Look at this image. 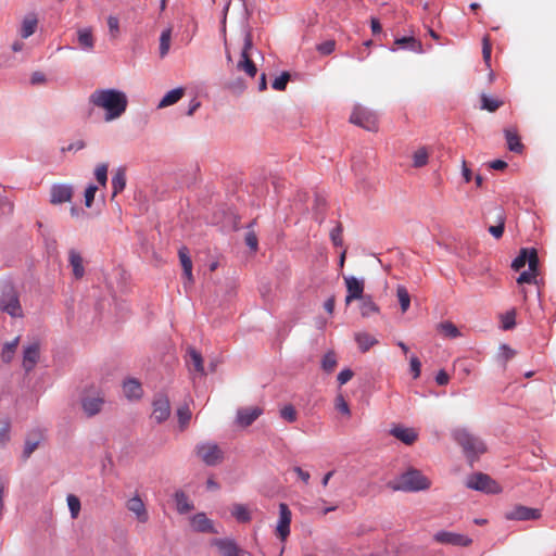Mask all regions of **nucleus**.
I'll return each instance as SVG.
<instances>
[{"label": "nucleus", "mask_w": 556, "mask_h": 556, "mask_svg": "<svg viewBox=\"0 0 556 556\" xmlns=\"http://www.w3.org/2000/svg\"><path fill=\"white\" fill-rule=\"evenodd\" d=\"M89 102L105 111L106 122L121 117L128 104L126 94L116 89H97L90 94Z\"/></svg>", "instance_id": "nucleus-1"}, {"label": "nucleus", "mask_w": 556, "mask_h": 556, "mask_svg": "<svg viewBox=\"0 0 556 556\" xmlns=\"http://www.w3.org/2000/svg\"><path fill=\"white\" fill-rule=\"evenodd\" d=\"M431 481L418 469L409 468L401 473L395 481L391 483L394 491L418 492L428 490Z\"/></svg>", "instance_id": "nucleus-2"}, {"label": "nucleus", "mask_w": 556, "mask_h": 556, "mask_svg": "<svg viewBox=\"0 0 556 556\" xmlns=\"http://www.w3.org/2000/svg\"><path fill=\"white\" fill-rule=\"evenodd\" d=\"M453 438L462 446L468 458L477 457L485 452L484 443L465 428L455 429Z\"/></svg>", "instance_id": "nucleus-3"}, {"label": "nucleus", "mask_w": 556, "mask_h": 556, "mask_svg": "<svg viewBox=\"0 0 556 556\" xmlns=\"http://www.w3.org/2000/svg\"><path fill=\"white\" fill-rule=\"evenodd\" d=\"M0 308L13 318L23 317V308L17 292L10 282L0 285Z\"/></svg>", "instance_id": "nucleus-4"}, {"label": "nucleus", "mask_w": 556, "mask_h": 556, "mask_svg": "<svg viewBox=\"0 0 556 556\" xmlns=\"http://www.w3.org/2000/svg\"><path fill=\"white\" fill-rule=\"evenodd\" d=\"M197 456L207 466H216L224 459V452L213 442L200 443L195 446Z\"/></svg>", "instance_id": "nucleus-5"}, {"label": "nucleus", "mask_w": 556, "mask_h": 556, "mask_svg": "<svg viewBox=\"0 0 556 556\" xmlns=\"http://www.w3.org/2000/svg\"><path fill=\"white\" fill-rule=\"evenodd\" d=\"M252 37L250 33H245L243 36V45L241 50V59L237 63V70L244 72L249 77H254L257 73L256 65L251 59L250 50L252 49Z\"/></svg>", "instance_id": "nucleus-6"}, {"label": "nucleus", "mask_w": 556, "mask_h": 556, "mask_svg": "<svg viewBox=\"0 0 556 556\" xmlns=\"http://www.w3.org/2000/svg\"><path fill=\"white\" fill-rule=\"evenodd\" d=\"M350 122L368 131H376L378 129L377 115L359 105L354 108Z\"/></svg>", "instance_id": "nucleus-7"}, {"label": "nucleus", "mask_w": 556, "mask_h": 556, "mask_svg": "<svg viewBox=\"0 0 556 556\" xmlns=\"http://www.w3.org/2000/svg\"><path fill=\"white\" fill-rule=\"evenodd\" d=\"M466 485L469 489L495 494L500 492L498 484L485 473H475L467 479Z\"/></svg>", "instance_id": "nucleus-8"}, {"label": "nucleus", "mask_w": 556, "mask_h": 556, "mask_svg": "<svg viewBox=\"0 0 556 556\" xmlns=\"http://www.w3.org/2000/svg\"><path fill=\"white\" fill-rule=\"evenodd\" d=\"M526 264L529 265L531 270H538L539 257L535 249H521L518 256L513 261L511 268L518 271L523 268Z\"/></svg>", "instance_id": "nucleus-9"}, {"label": "nucleus", "mask_w": 556, "mask_h": 556, "mask_svg": "<svg viewBox=\"0 0 556 556\" xmlns=\"http://www.w3.org/2000/svg\"><path fill=\"white\" fill-rule=\"evenodd\" d=\"M152 407L151 417L159 424L165 421L170 415V403L166 394H156L153 399Z\"/></svg>", "instance_id": "nucleus-10"}, {"label": "nucleus", "mask_w": 556, "mask_h": 556, "mask_svg": "<svg viewBox=\"0 0 556 556\" xmlns=\"http://www.w3.org/2000/svg\"><path fill=\"white\" fill-rule=\"evenodd\" d=\"M291 510L285 503L279 504V520L276 526V535L281 542H286L290 534Z\"/></svg>", "instance_id": "nucleus-11"}, {"label": "nucleus", "mask_w": 556, "mask_h": 556, "mask_svg": "<svg viewBox=\"0 0 556 556\" xmlns=\"http://www.w3.org/2000/svg\"><path fill=\"white\" fill-rule=\"evenodd\" d=\"M433 539L440 544L453 546H469L472 543L470 538L450 531H439L433 535Z\"/></svg>", "instance_id": "nucleus-12"}, {"label": "nucleus", "mask_w": 556, "mask_h": 556, "mask_svg": "<svg viewBox=\"0 0 556 556\" xmlns=\"http://www.w3.org/2000/svg\"><path fill=\"white\" fill-rule=\"evenodd\" d=\"M346 287L345 304L349 305L354 300H362L364 293V280H361L354 276L344 277Z\"/></svg>", "instance_id": "nucleus-13"}, {"label": "nucleus", "mask_w": 556, "mask_h": 556, "mask_svg": "<svg viewBox=\"0 0 556 556\" xmlns=\"http://www.w3.org/2000/svg\"><path fill=\"white\" fill-rule=\"evenodd\" d=\"M508 520H535L541 517V513L536 508L518 505L505 514Z\"/></svg>", "instance_id": "nucleus-14"}, {"label": "nucleus", "mask_w": 556, "mask_h": 556, "mask_svg": "<svg viewBox=\"0 0 556 556\" xmlns=\"http://www.w3.org/2000/svg\"><path fill=\"white\" fill-rule=\"evenodd\" d=\"M73 187L65 184H56L51 187L50 202L52 204H62L70 202L73 198Z\"/></svg>", "instance_id": "nucleus-15"}, {"label": "nucleus", "mask_w": 556, "mask_h": 556, "mask_svg": "<svg viewBox=\"0 0 556 556\" xmlns=\"http://www.w3.org/2000/svg\"><path fill=\"white\" fill-rule=\"evenodd\" d=\"M39 354L40 346L38 342H33L24 348L22 366L26 372H29L35 368L39 359Z\"/></svg>", "instance_id": "nucleus-16"}, {"label": "nucleus", "mask_w": 556, "mask_h": 556, "mask_svg": "<svg viewBox=\"0 0 556 556\" xmlns=\"http://www.w3.org/2000/svg\"><path fill=\"white\" fill-rule=\"evenodd\" d=\"M126 507L129 511L136 515L139 522L144 523L148 521L149 515L146 505L139 496L129 498L126 503Z\"/></svg>", "instance_id": "nucleus-17"}, {"label": "nucleus", "mask_w": 556, "mask_h": 556, "mask_svg": "<svg viewBox=\"0 0 556 556\" xmlns=\"http://www.w3.org/2000/svg\"><path fill=\"white\" fill-rule=\"evenodd\" d=\"M390 433L396 438L397 440L402 441L406 445H412L416 442L418 439V433L413 428H405L402 426H395L390 430Z\"/></svg>", "instance_id": "nucleus-18"}, {"label": "nucleus", "mask_w": 556, "mask_h": 556, "mask_svg": "<svg viewBox=\"0 0 556 556\" xmlns=\"http://www.w3.org/2000/svg\"><path fill=\"white\" fill-rule=\"evenodd\" d=\"M262 414V409L258 407H247L238 410L237 421L242 427H248L254 422Z\"/></svg>", "instance_id": "nucleus-19"}, {"label": "nucleus", "mask_w": 556, "mask_h": 556, "mask_svg": "<svg viewBox=\"0 0 556 556\" xmlns=\"http://www.w3.org/2000/svg\"><path fill=\"white\" fill-rule=\"evenodd\" d=\"M395 49H404V50H409L413 52L420 53V52H422V45L415 37H412V36L402 37V38L395 39L394 48H392V50H395Z\"/></svg>", "instance_id": "nucleus-20"}, {"label": "nucleus", "mask_w": 556, "mask_h": 556, "mask_svg": "<svg viewBox=\"0 0 556 556\" xmlns=\"http://www.w3.org/2000/svg\"><path fill=\"white\" fill-rule=\"evenodd\" d=\"M191 526L198 532H215L212 521L203 513L197 514L191 518Z\"/></svg>", "instance_id": "nucleus-21"}, {"label": "nucleus", "mask_w": 556, "mask_h": 556, "mask_svg": "<svg viewBox=\"0 0 556 556\" xmlns=\"http://www.w3.org/2000/svg\"><path fill=\"white\" fill-rule=\"evenodd\" d=\"M77 41L83 50L92 51L94 48V37L92 34V28H79L77 30Z\"/></svg>", "instance_id": "nucleus-22"}, {"label": "nucleus", "mask_w": 556, "mask_h": 556, "mask_svg": "<svg viewBox=\"0 0 556 556\" xmlns=\"http://www.w3.org/2000/svg\"><path fill=\"white\" fill-rule=\"evenodd\" d=\"M103 399L100 396L86 397L81 402L83 409L88 417L99 414L102 409Z\"/></svg>", "instance_id": "nucleus-23"}, {"label": "nucleus", "mask_w": 556, "mask_h": 556, "mask_svg": "<svg viewBox=\"0 0 556 556\" xmlns=\"http://www.w3.org/2000/svg\"><path fill=\"white\" fill-rule=\"evenodd\" d=\"M37 25H38L37 15L35 13L27 14L23 18L22 25H21L22 38L26 39V38L30 37L36 31Z\"/></svg>", "instance_id": "nucleus-24"}, {"label": "nucleus", "mask_w": 556, "mask_h": 556, "mask_svg": "<svg viewBox=\"0 0 556 556\" xmlns=\"http://www.w3.org/2000/svg\"><path fill=\"white\" fill-rule=\"evenodd\" d=\"M507 147L511 152L521 153L523 144L520 141V137L515 128H507L504 130Z\"/></svg>", "instance_id": "nucleus-25"}, {"label": "nucleus", "mask_w": 556, "mask_h": 556, "mask_svg": "<svg viewBox=\"0 0 556 556\" xmlns=\"http://www.w3.org/2000/svg\"><path fill=\"white\" fill-rule=\"evenodd\" d=\"M178 254L182 266L184 276L187 279L188 283H192V261L189 256L188 249L186 247L180 248Z\"/></svg>", "instance_id": "nucleus-26"}, {"label": "nucleus", "mask_w": 556, "mask_h": 556, "mask_svg": "<svg viewBox=\"0 0 556 556\" xmlns=\"http://www.w3.org/2000/svg\"><path fill=\"white\" fill-rule=\"evenodd\" d=\"M111 184L113 190L112 198H114L126 187V169L124 167H119L115 170Z\"/></svg>", "instance_id": "nucleus-27"}, {"label": "nucleus", "mask_w": 556, "mask_h": 556, "mask_svg": "<svg viewBox=\"0 0 556 556\" xmlns=\"http://www.w3.org/2000/svg\"><path fill=\"white\" fill-rule=\"evenodd\" d=\"M68 261H70V265L73 268V275L75 276L76 279H80L85 275L83 257L76 250L72 249L68 252Z\"/></svg>", "instance_id": "nucleus-28"}, {"label": "nucleus", "mask_w": 556, "mask_h": 556, "mask_svg": "<svg viewBox=\"0 0 556 556\" xmlns=\"http://www.w3.org/2000/svg\"><path fill=\"white\" fill-rule=\"evenodd\" d=\"M185 94V89L179 87L168 91L159 102L157 108L164 109L177 103Z\"/></svg>", "instance_id": "nucleus-29"}, {"label": "nucleus", "mask_w": 556, "mask_h": 556, "mask_svg": "<svg viewBox=\"0 0 556 556\" xmlns=\"http://www.w3.org/2000/svg\"><path fill=\"white\" fill-rule=\"evenodd\" d=\"M20 344V337H15L12 341L5 342L1 351V359L3 363L9 364L12 362L15 352Z\"/></svg>", "instance_id": "nucleus-30"}, {"label": "nucleus", "mask_w": 556, "mask_h": 556, "mask_svg": "<svg viewBox=\"0 0 556 556\" xmlns=\"http://www.w3.org/2000/svg\"><path fill=\"white\" fill-rule=\"evenodd\" d=\"M124 394L128 399H139L142 395L141 384L135 379H128L123 384Z\"/></svg>", "instance_id": "nucleus-31"}, {"label": "nucleus", "mask_w": 556, "mask_h": 556, "mask_svg": "<svg viewBox=\"0 0 556 556\" xmlns=\"http://www.w3.org/2000/svg\"><path fill=\"white\" fill-rule=\"evenodd\" d=\"M174 498L176 502V509L179 514H187L193 509V504L189 501L185 492H175Z\"/></svg>", "instance_id": "nucleus-32"}, {"label": "nucleus", "mask_w": 556, "mask_h": 556, "mask_svg": "<svg viewBox=\"0 0 556 556\" xmlns=\"http://www.w3.org/2000/svg\"><path fill=\"white\" fill-rule=\"evenodd\" d=\"M215 545L223 556H241L239 548L232 541L216 540Z\"/></svg>", "instance_id": "nucleus-33"}, {"label": "nucleus", "mask_w": 556, "mask_h": 556, "mask_svg": "<svg viewBox=\"0 0 556 556\" xmlns=\"http://www.w3.org/2000/svg\"><path fill=\"white\" fill-rule=\"evenodd\" d=\"M480 99H481L480 109L485 110L491 113L497 111L504 104V102L502 100H500L498 98L490 97L486 93H482Z\"/></svg>", "instance_id": "nucleus-34"}, {"label": "nucleus", "mask_w": 556, "mask_h": 556, "mask_svg": "<svg viewBox=\"0 0 556 556\" xmlns=\"http://www.w3.org/2000/svg\"><path fill=\"white\" fill-rule=\"evenodd\" d=\"M355 341L362 352H367L371 346L378 343L377 339L367 332H357Z\"/></svg>", "instance_id": "nucleus-35"}, {"label": "nucleus", "mask_w": 556, "mask_h": 556, "mask_svg": "<svg viewBox=\"0 0 556 556\" xmlns=\"http://www.w3.org/2000/svg\"><path fill=\"white\" fill-rule=\"evenodd\" d=\"M188 364L191 365L197 372L203 375L204 366L202 355L193 348L188 349Z\"/></svg>", "instance_id": "nucleus-36"}, {"label": "nucleus", "mask_w": 556, "mask_h": 556, "mask_svg": "<svg viewBox=\"0 0 556 556\" xmlns=\"http://www.w3.org/2000/svg\"><path fill=\"white\" fill-rule=\"evenodd\" d=\"M231 515L239 521V522H249L251 520V513L249 508L243 505L236 503L231 507Z\"/></svg>", "instance_id": "nucleus-37"}, {"label": "nucleus", "mask_w": 556, "mask_h": 556, "mask_svg": "<svg viewBox=\"0 0 556 556\" xmlns=\"http://www.w3.org/2000/svg\"><path fill=\"white\" fill-rule=\"evenodd\" d=\"M430 152L426 147L418 148L413 154V166L416 168L424 167L429 161Z\"/></svg>", "instance_id": "nucleus-38"}, {"label": "nucleus", "mask_w": 556, "mask_h": 556, "mask_svg": "<svg viewBox=\"0 0 556 556\" xmlns=\"http://www.w3.org/2000/svg\"><path fill=\"white\" fill-rule=\"evenodd\" d=\"M172 41V27L164 29L160 36V56L164 58L167 55L170 49Z\"/></svg>", "instance_id": "nucleus-39"}, {"label": "nucleus", "mask_w": 556, "mask_h": 556, "mask_svg": "<svg viewBox=\"0 0 556 556\" xmlns=\"http://www.w3.org/2000/svg\"><path fill=\"white\" fill-rule=\"evenodd\" d=\"M11 440V421L9 418L0 420V447H5Z\"/></svg>", "instance_id": "nucleus-40"}, {"label": "nucleus", "mask_w": 556, "mask_h": 556, "mask_svg": "<svg viewBox=\"0 0 556 556\" xmlns=\"http://www.w3.org/2000/svg\"><path fill=\"white\" fill-rule=\"evenodd\" d=\"M505 229V215L502 211L498 212L496 217V225L490 226L488 231L495 238L501 239Z\"/></svg>", "instance_id": "nucleus-41"}, {"label": "nucleus", "mask_w": 556, "mask_h": 556, "mask_svg": "<svg viewBox=\"0 0 556 556\" xmlns=\"http://www.w3.org/2000/svg\"><path fill=\"white\" fill-rule=\"evenodd\" d=\"M396 296L401 305L402 313H406L410 306V295L404 286H397Z\"/></svg>", "instance_id": "nucleus-42"}, {"label": "nucleus", "mask_w": 556, "mask_h": 556, "mask_svg": "<svg viewBox=\"0 0 556 556\" xmlns=\"http://www.w3.org/2000/svg\"><path fill=\"white\" fill-rule=\"evenodd\" d=\"M379 312V307L376 305V303L371 300L370 296H364L362 299L361 304V314L363 317H369L372 314H376Z\"/></svg>", "instance_id": "nucleus-43"}, {"label": "nucleus", "mask_w": 556, "mask_h": 556, "mask_svg": "<svg viewBox=\"0 0 556 556\" xmlns=\"http://www.w3.org/2000/svg\"><path fill=\"white\" fill-rule=\"evenodd\" d=\"M438 330L447 338H457L460 336L458 328L452 321H443L439 324Z\"/></svg>", "instance_id": "nucleus-44"}, {"label": "nucleus", "mask_w": 556, "mask_h": 556, "mask_svg": "<svg viewBox=\"0 0 556 556\" xmlns=\"http://www.w3.org/2000/svg\"><path fill=\"white\" fill-rule=\"evenodd\" d=\"M337 355L333 351L327 352L321 359V368L326 372H332L337 367Z\"/></svg>", "instance_id": "nucleus-45"}, {"label": "nucleus", "mask_w": 556, "mask_h": 556, "mask_svg": "<svg viewBox=\"0 0 556 556\" xmlns=\"http://www.w3.org/2000/svg\"><path fill=\"white\" fill-rule=\"evenodd\" d=\"M177 417L180 428L185 429L191 419L190 408L187 405L179 407L177 410Z\"/></svg>", "instance_id": "nucleus-46"}, {"label": "nucleus", "mask_w": 556, "mask_h": 556, "mask_svg": "<svg viewBox=\"0 0 556 556\" xmlns=\"http://www.w3.org/2000/svg\"><path fill=\"white\" fill-rule=\"evenodd\" d=\"M67 505L73 519L77 518L80 511V501L77 496L70 494L67 496Z\"/></svg>", "instance_id": "nucleus-47"}, {"label": "nucleus", "mask_w": 556, "mask_h": 556, "mask_svg": "<svg viewBox=\"0 0 556 556\" xmlns=\"http://www.w3.org/2000/svg\"><path fill=\"white\" fill-rule=\"evenodd\" d=\"M491 52H492V45H491L490 38H489V36H484L482 39V55H483V61L485 62V65L488 67L491 66V64H490Z\"/></svg>", "instance_id": "nucleus-48"}, {"label": "nucleus", "mask_w": 556, "mask_h": 556, "mask_svg": "<svg viewBox=\"0 0 556 556\" xmlns=\"http://www.w3.org/2000/svg\"><path fill=\"white\" fill-rule=\"evenodd\" d=\"M94 176H96L97 181L100 185L105 186L106 181H108V165L106 164H99L96 167Z\"/></svg>", "instance_id": "nucleus-49"}, {"label": "nucleus", "mask_w": 556, "mask_h": 556, "mask_svg": "<svg viewBox=\"0 0 556 556\" xmlns=\"http://www.w3.org/2000/svg\"><path fill=\"white\" fill-rule=\"evenodd\" d=\"M290 80V74L288 72H283L280 76L275 78L273 81V88L278 91H282L286 89L288 81Z\"/></svg>", "instance_id": "nucleus-50"}, {"label": "nucleus", "mask_w": 556, "mask_h": 556, "mask_svg": "<svg viewBox=\"0 0 556 556\" xmlns=\"http://www.w3.org/2000/svg\"><path fill=\"white\" fill-rule=\"evenodd\" d=\"M536 275H538V270H531L529 268V270L522 271L519 275V277L517 278V283L518 285L533 283V282H535Z\"/></svg>", "instance_id": "nucleus-51"}, {"label": "nucleus", "mask_w": 556, "mask_h": 556, "mask_svg": "<svg viewBox=\"0 0 556 556\" xmlns=\"http://www.w3.org/2000/svg\"><path fill=\"white\" fill-rule=\"evenodd\" d=\"M280 416L289 422H294L296 420L298 413L292 405H286L281 408Z\"/></svg>", "instance_id": "nucleus-52"}, {"label": "nucleus", "mask_w": 556, "mask_h": 556, "mask_svg": "<svg viewBox=\"0 0 556 556\" xmlns=\"http://www.w3.org/2000/svg\"><path fill=\"white\" fill-rule=\"evenodd\" d=\"M516 312L515 309H511L507 312L505 315L502 316V327L505 330H509L515 327L516 321Z\"/></svg>", "instance_id": "nucleus-53"}, {"label": "nucleus", "mask_w": 556, "mask_h": 556, "mask_svg": "<svg viewBox=\"0 0 556 556\" xmlns=\"http://www.w3.org/2000/svg\"><path fill=\"white\" fill-rule=\"evenodd\" d=\"M38 445H39L38 440L27 439L25 441V445H24V450H23V458L24 459L29 458L30 455L37 450Z\"/></svg>", "instance_id": "nucleus-54"}, {"label": "nucleus", "mask_w": 556, "mask_h": 556, "mask_svg": "<svg viewBox=\"0 0 556 556\" xmlns=\"http://www.w3.org/2000/svg\"><path fill=\"white\" fill-rule=\"evenodd\" d=\"M108 26L110 34L113 38H116L119 33V21L116 16H109L108 17Z\"/></svg>", "instance_id": "nucleus-55"}, {"label": "nucleus", "mask_w": 556, "mask_h": 556, "mask_svg": "<svg viewBox=\"0 0 556 556\" xmlns=\"http://www.w3.org/2000/svg\"><path fill=\"white\" fill-rule=\"evenodd\" d=\"M409 366H410V371L413 372L414 379H417L420 376V371H421V363H420L419 358L415 355L410 356Z\"/></svg>", "instance_id": "nucleus-56"}, {"label": "nucleus", "mask_w": 556, "mask_h": 556, "mask_svg": "<svg viewBox=\"0 0 556 556\" xmlns=\"http://www.w3.org/2000/svg\"><path fill=\"white\" fill-rule=\"evenodd\" d=\"M334 48H336L334 40H327L317 46V50L324 55H328V54L332 53Z\"/></svg>", "instance_id": "nucleus-57"}, {"label": "nucleus", "mask_w": 556, "mask_h": 556, "mask_svg": "<svg viewBox=\"0 0 556 556\" xmlns=\"http://www.w3.org/2000/svg\"><path fill=\"white\" fill-rule=\"evenodd\" d=\"M342 231L341 225H337L330 232V239L336 247L342 244Z\"/></svg>", "instance_id": "nucleus-58"}, {"label": "nucleus", "mask_w": 556, "mask_h": 556, "mask_svg": "<svg viewBox=\"0 0 556 556\" xmlns=\"http://www.w3.org/2000/svg\"><path fill=\"white\" fill-rule=\"evenodd\" d=\"M97 190H98V188L94 185H90L86 189V191H85V205L87 207H90L92 205V202L94 200V195H96Z\"/></svg>", "instance_id": "nucleus-59"}, {"label": "nucleus", "mask_w": 556, "mask_h": 556, "mask_svg": "<svg viewBox=\"0 0 556 556\" xmlns=\"http://www.w3.org/2000/svg\"><path fill=\"white\" fill-rule=\"evenodd\" d=\"M245 243H247V245L251 250H253V251L257 250L258 240H257V237H256L254 231H248L247 232V235H245Z\"/></svg>", "instance_id": "nucleus-60"}, {"label": "nucleus", "mask_w": 556, "mask_h": 556, "mask_svg": "<svg viewBox=\"0 0 556 556\" xmlns=\"http://www.w3.org/2000/svg\"><path fill=\"white\" fill-rule=\"evenodd\" d=\"M336 408L341 412L342 414L344 415H350L351 412H350V407L348 405V403L345 402V400L343 399V396L339 395L337 399H336Z\"/></svg>", "instance_id": "nucleus-61"}, {"label": "nucleus", "mask_w": 556, "mask_h": 556, "mask_svg": "<svg viewBox=\"0 0 556 556\" xmlns=\"http://www.w3.org/2000/svg\"><path fill=\"white\" fill-rule=\"evenodd\" d=\"M353 371L351 369H343L338 375V381L340 386L345 384L348 381H350L353 377Z\"/></svg>", "instance_id": "nucleus-62"}, {"label": "nucleus", "mask_w": 556, "mask_h": 556, "mask_svg": "<svg viewBox=\"0 0 556 556\" xmlns=\"http://www.w3.org/2000/svg\"><path fill=\"white\" fill-rule=\"evenodd\" d=\"M293 471L298 475V477L305 483L307 484L308 481H309V478H311V475L308 471H305L303 470L301 467L299 466H295L293 468Z\"/></svg>", "instance_id": "nucleus-63"}, {"label": "nucleus", "mask_w": 556, "mask_h": 556, "mask_svg": "<svg viewBox=\"0 0 556 556\" xmlns=\"http://www.w3.org/2000/svg\"><path fill=\"white\" fill-rule=\"evenodd\" d=\"M450 377L444 370H440L437 374L435 381L439 386H445L448 383Z\"/></svg>", "instance_id": "nucleus-64"}]
</instances>
